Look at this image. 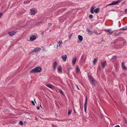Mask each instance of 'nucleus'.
Here are the masks:
<instances>
[{
  "label": "nucleus",
  "instance_id": "obj_1",
  "mask_svg": "<svg viewBox=\"0 0 127 127\" xmlns=\"http://www.w3.org/2000/svg\"><path fill=\"white\" fill-rule=\"evenodd\" d=\"M41 71V68L40 66H37L32 69L30 71V73H39Z\"/></svg>",
  "mask_w": 127,
  "mask_h": 127
},
{
  "label": "nucleus",
  "instance_id": "obj_2",
  "mask_svg": "<svg viewBox=\"0 0 127 127\" xmlns=\"http://www.w3.org/2000/svg\"><path fill=\"white\" fill-rule=\"evenodd\" d=\"M95 8V7L94 6H93L91 8L90 11L91 13H93L94 12L96 13H97L99 11V8H98L95 9L94 11V10Z\"/></svg>",
  "mask_w": 127,
  "mask_h": 127
},
{
  "label": "nucleus",
  "instance_id": "obj_3",
  "mask_svg": "<svg viewBox=\"0 0 127 127\" xmlns=\"http://www.w3.org/2000/svg\"><path fill=\"white\" fill-rule=\"evenodd\" d=\"M122 0H118L116 1H113L112 3L108 4L107 6L114 5L118 4L122 1Z\"/></svg>",
  "mask_w": 127,
  "mask_h": 127
},
{
  "label": "nucleus",
  "instance_id": "obj_4",
  "mask_svg": "<svg viewBox=\"0 0 127 127\" xmlns=\"http://www.w3.org/2000/svg\"><path fill=\"white\" fill-rule=\"evenodd\" d=\"M31 14L32 15H35L37 12V10L33 8L30 10Z\"/></svg>",
  "mask_w": 127,
  "mask_h": 127
},
{
  "label": "nucleus",
  "instance_id": "obj_5",
  "mask_svg": "<svg viewBox=\"0 0 127 127\" xmlns=\"http://www.w3.org/2000/svg\"><path fill=\"white\" fill-rule=\"evenodd\" d=\"M87 98L86 97V99L85 100V102L84 105V111L86 113V109L87 107Z\"/></svg>",
  "mask_w": 127,
  "mask_h": 127
},
{
  "label": "nucleus",
  "instance_id": "obj_6",
  "mask_svg": "<svg viewBox=\"0 0 127 127\" xmlns=\"http://www.w3.org/2000/svg\"><path fill=\"white\" fill-rule=\"evenodd\" d=\"M58 65V63L56 61H55L53 64V70L55 71L56 70L57 66Z\"/></svg>",
  "mask_w": 127,
  "mask_h": 127
},
{
  "label": "nucleus",
  "instance_id": "obj_7",
  "mask_svg": "<svg viewBox=\"0 0 127 127\" xmlns=\"http://www.w3.org/2000/svg\"><path fill=\"white\" fill-rule=\"evenodd\" d=\"M36 39V36L35 35L31 36L30 37V40L31 41L35 40Z\"/></svg>",
  "mask_w": 127,
  "mask_h": 127
},
{
  "label": "nucleus",
  "instance_id": "obj_8",
  "mask_svg": "<svg viewBox=\"0 0 127 127\" xmlns=\"http://www.w3.org/2000/svg\"><path fill=\"white\" fill-rule=\"evenodd\" d=\"M122 69L124 70H127V68L126 67L125 65L124 62H123L122 64Z\"/></svg>",
  "mask_w": 127,
  "mask_h": 127
},
{
  "label": "nucleus",
  "instance_id": "obj_9",
  "mask_svg": "<svg viewBox=\"0 0 127 127\" xmlns=\"http://www.w3.org/2000/svg\"><path fill=\"white\" fill-rule=\"evenodd\" d=\"M40 48H37L35 49H34L33 51L32 52H38L40 51Z\"/></svg>",
  "mask_w": 127,
  "mask_h": 127
},
{
  "label": "nucleus",
  "instance_id": "obj_10",
  "mask_svg": "<svg viewBox=\"0 0 127 127\" xmlns=\"http://www.w3.org/2000/svg\"><path fill=\"white\" fill-rule=\"evenodd\" d=\"M67 56L66 55H63L61 57L63 59V61H66V60Z\"/></svg>",
  "mask_w": 127,
  "mask_h": 127
},
{
  "label": "nucleus",
  "instance_id": "obj_11",
  "mask_svg": "<svg viewBox=\"0 0 127 127\" xmlns=\"http://www.w3.org/2000/svg\"><path fill=\"white\" fill-rule=\"evenodd\" d=\"M106 65V62H101V65L103 68H104Z\"/></svg>",
  "mask_w": 127,
  "mask_h": 127
},
{
  "label": "nucleus",
  "instance_id": "obj_12",
  "mask_svg": "<svg viewBox=\"0 0 127 127\" xmlns=\"http://www.w3.org/2000/svg\"><path fill=\"white\" fill-rule=\"evenodd\" d=\"M16 32H14L13 31L12 32H9V34L11 36H12L14 35Z\"/></svg>",
  "mask_w": 127,
  "mask_h": 127
},
{
  "label": "nucleus",
  "instance_id": "obj_13",
  "mask_svg": "<svg viewBox=\"0 0 127 127\" xmlns=\"http://www.w3.org/2000/svg\"><path fill=\"white\" fill-rule=\"evenodd\" d=\"M98 60V58H95L93 61V63L94 65H95L96 62Z\"/></svg>",
  "mask_w": 127,
  "mask_h": 127
},
{
  "label": "nucleus",
  "instance_id": "obj_14",
  "mask_svg": "<svg viewBox=\"0 0 127 127\" xmlns=\"http://www.w3.org/2000/svg\"><path fill=\"white\" fill-rule=\"evenodd\" d=\"M77 58L76 57H75L72 62V63L73 64H75L76 61V60H77Z\"/></svg>",
  "mask_w": 127,
  "mask_h": 127
},
{
  "label": "nucleus",
  "instance_id": "obj_15",
  "mask_svg": "<svg viewBox=\"0 0 127 127\" xmlns=\"http://www.w3.org/2000/svg\"><path fill=\"white\" fill-rule=\"evenodd\" d=\"M87 32H88V33L90 34H92V32L90 31L89 29H87Z\"/></svg>",
  "mask_w": 127,
  "mask_h": 127
},
{
  "label": "nucleus",
  "instance_id": "obj_16",
  "mask_svg": "<svg viewBox=\"0 0 127 127\" xmlns=\"http://www.w3.org/2000/svg\"><path fill=\"white\" fill-rule=\"evenodd\" d=\"M57 42L58 43V44L59 45V47H61V45L62 43V40H59Z\"/></svg>",
  "mask_w": 127,
  "mask_h": 127
},
{
  "label": "nucleus",
  "instance_id": "obj_17",
  "mask_svg": "<svg viewBox=\"0 0 127 127\" xmlns=\"http://www.w3.org/2000/svg\"><path fill=\"white\" fill-rule=\"evenodd\" d=\"M78 38L79 40L80 41H81L83 40V37L82 36L80 35H79L78 36Z\"/></svg>",
  "mask_w": 127,
  "mask_h": 127
},
{
  "label": "nucleus",
  "instance_id": "obj_18",
  "mask_svg": "<svg viewBox=\"0 0 127 127\" xmlns=\"http://www.w3.org/2000/svg\"><path fill=\"white\" fill-rule=\"evenodd\" d=\"M58 70L60 72H62V67L61 66H59L58 67Z\"/></svg>",
  "mask_w": 127,
  "mask_h": 127
},
{
  "label": "nucleus",
  "instance_id": "obj_19",
  "mask_svg": "<svg viewBox=\"0 0 127 127\" xmlns=\"http://www.w3.org/2000/svg\"><path fill=\"white\" fill-rule=\"evenodd\" d=\"M45 85L50 88H51V89H52L53 88V87L50 85L46 84Z\"/></svg>",
  "mask_w": 127,
  "mask_h": 127
},
{
  "label": "nucleus",
  "instance_id": "obj_20",
  "mask_svg": "<svg viewBox=\"0 0 127 127\" xmlns=\"http://www.w3.org/2000/svg\"><path fill=\"white\" fill-rule=\"evenodd\" d=\"M127 29V27L126 26L120 29V30H125Z\"/></svg>",
  "mask_w": 127,
  "mask_h": 127
},
{
  "label": "nucleus",
  "instance_id": "obj_21",
  "mask_svg": "<svg viewBox=\"0 0 127 127\" xmlns=\"http://www.w3.org/2000/svg\"><path fill=\"white\" fill-rule=\"evenodd\" d=\"M76 73H78L80 71V70L77 66V67L76 69Z\"/></svg>",
  "mask_w": 127,
  "mask_h": 127
},
{
  "label": "nucleus",
  "instance_id": "obj_22",
  "mask_svg": "<svg viewBox=\"0 0 127 127\" xmlns=\"http://www.w3.org/2000/svg\"><path fill=\"white\" fill-rule=\"evenodd\" d=\"M94 32L95 34H100L101 33V32H100V33H97V31L96 30H95V31H94Z\"/></svg>",
  "mask_w": 127,
  "mask_h": 127
},
{
  "label": "nucleus",
  "instance_id": "obj_23",
  "mask_svg": "<svg viewBox=\"0 0 127 127\" xmlns=\"http://www.w3.org/2000/svg\"><path fill=\"white\" fill-rule=\"evenodd\" d=\"M91 81L94 84L95 83V80H94V79L93 78V79H92L91 80Z\"/></svg>",
  "mask_w": 127,
  "mask_h": 127
},
{
  "label": "nucleus",
  "instance_id": "obj_24",
  "mask_svg": "<svg viewBox=\"0 0 127 127\" xmlns=\"http://www.w3.org/2000/svg\"><path fill=\"white\" fill-rule=\"evenodd\" d=\"M104 30L105 31L108 32H109L111 31V30L110 29H105V30Z\"/></svg>",
  "mask_w": 127,
  "mask_h": 127
},
{
  "label": "nucleus",
  "instance_id": "obj_25",
  "mask_svg": "<svg viewBox=\"0 0 127 127\" xmlns=\"http://www.w3.org/2000/svg\"><path fill=\"white\" fill-rule=\"evenodd\" d=\"M71 110H69L68 111V115L70 114V113H71Z\"/></svg>",
  "mask_w": 127,
  "mask_h": 127
},
{
  "label": "nucleus",
  "instance_id": "obj_26",
  "mask_svg": "<svg viewBox=\"0 0 127 127\" xmlns=\"http://www.w3.org/2000/svg\"><path fill=\"white\" fill-rule=\"evenodd\" d=\"M19 124L20 125H22L23 124V123L22 121H21L19 122Z\"/></svg>",
  "mask_w": 127,
  "mask_h": 127
},
{
  "label": "nucleus",
  "instance_id": "obj_27",
  "mask_svg": "<svg viewBox=\"0 0 127 127\" xmlns=\"http://www.w3.org/2000/svg\"><path fill=\"white\" fill-rule=\"evenodd\" d=\"M59 92L62 95H64V94H63V91H62V90H61L60 89V90H59Z\"/></svg>",
  "mask_w": 127,
  "mask_h": 127
},
{
  "label": "nucleus",
  "instance_id": "obj_28",
  "mask_svg": "<svg viewBox=\"0 0 127 127\" xmlns=\"http://www.w3.org/2000/svg\"><path fill=\"white\" fill-rule=\"evenodd\" d=\"M3 15V13L1 12H0V18Z\"/></svg>",
  "mask_w": 127,
  "mask_h": 127
},
{
  "label": "nucleus",
  "instance_id": "obj_29",
  "mask_svg": "<svg viewBox=\"0 0 127 127\" xmlns=\"http://www.w3.org/2000/svg\"><path fill=\"white\" fill-rule=\"evenodd\" d=\"M93 15H90L89 16V18H93Z\"/></svg>",
  "mask_w": 127,
  "mask_h": 127
},
{
  "label": "nucleus",
  "instance_id": "obj_30",
  "mask_svg": "<svg viewBox=\"0 0 127 127\" xmlns=\"http://www.w3.org/2000/svg\"><path fill=\"white\" fill-rule=\"evenodd\" d=\"M88 77H89V78L90 80H91V79H93V78L91 76H88Z\"/></svg>",
  "mask_w": 127,
  "mask_h": 127
},
{
  "label": "nucleus",
  "instance_id": "obj_31",
  "mask_svg": "<svg viewBox=\"0 0 127 127\" xmlns=\"http://www.w3.org/2000/svg\"><path fill=\"white\" fill-rule=\"evenodd\" d=\"M113 33V32L112 31H110L109 32V34H112Z\"/></svg>",
  "mask_w": 127,
  "mask_h": 127
},
{
  "label": "nucleus",
  "instance_id": "obj_32",
  "mask_svg": "<svg viewBox=\"0 0 127 127\" xmlns=\"http://www.w3.org/2000/svg\"><path fill=\"white\" fill-rule=\"evenodd\" d=\"M31 102L32 104L33 105H35V104L34 102L33 101H31Z\"/></svg>",
  "mask_w": 127,
  "mask_h": 127
},
{
  "label": "nucleus",
  "instance_id": "obj_33",
  "mask_svg": "<svg viewBox=\"0 0 127 127\" xmlns=\"http://www.w3.org/2000/svg\"><path fill=\"white\" fill-rule=\"evenodd\" d=\"M116 58H117V56H114L113 57L112 59H116Z\"/></svg>",
  "mask_w": 127,
  "mask_h": 127
},
{
  "label": "nucleus",
  "instance_id": "obj_34",
  "mask_svg": "<svg viewBox=\"0 0 127 127\" xmlns=\"http://www.w3.org/2000/svg\"><path fill=\"white\" fill-rule=\"evenodd\" d=\"M36 108L38 110H39L40 109L39 107H38V106H36Z\"/></svg>",
  "mask_w": 127,
  "mask_h": 127
},
{
  "label": "nucleus",
  "instance_id": "obj_35",
  "mask_svg": "<svg viewBox=\"0 0 127 127\" xmlns=\"http://www.w3.org/2000/svg\"><path fill=\"white\" fill-rule=\"evenodd\" d=\"M71 35H72V34H70L68 36V37H69V38H71Z\"/></svg>",
  "mask_w": 127,
  "mask_h": 127
},
{
  "label": "nucleus",
  "instance_id": "obj_36",
  "mask_svg": "<svg viewBox=\"0 0 127 127\" xmlns=\"http://www.w3.org/2000/svg\"><path fill=\"white\" fill-rule=\"evenodd\" d=\"M76 87H77V89H78V90H79V89L78 88V86L77 85H76Z\"/></svg>",
  "mask_w": 127,
  "mask_h": 127
},
{
  "label": "nucleus",
  "instance_id": "obj_37",
  "mask_svg": "<svg viewBox=\"0 0 127 127\" xmlns=\"http://www.w3.org/2000/svg\"><path fill=\"white\" fill-rule=\"evenodd\" d=\"M125 11L126 12H127V9H125Z\"/></svg>",
  "mask_w": 127,
  "mask_h": 127
},
{
  "label": "nucleus",
  "instance_id": "obj_38",
  "mask_svg": "<svg viewBox=\"0 0 127 127\" xmlns=\"http://www.w3.org/2000/svg\"><path fill=\"white\" fill-rule=\"evenodd\" d=\"M125 124H127V121L126 120H125Z\"/></svg>",
  "mask_w": 127,
  "mask_h": 127
},
{
  "label": "nucleus",
  "instance_id": "obj_39",
  "mask_svg": "<svg viewBox=\"0 0 127 127\" xmlns=\"http://www.w3.org/2000/svg\"><path fill=\"white\" fill-rule=\"evenodd\" d=\"M115 127H120L119 125H117L115 126Z\"/></svg>",
  "mask_w": 127,
  "mask_h": 127
},
{
  "label": "nucleus",
  "instance_id": "obj_40",
  "mask_svg": "<svg viewBox=\"0 0 127 127\" xmlns=\"http://www.w3.org/2000/svg\"><path fill=\"white\" fill-rule=\"evenodd\" d=\"M59 46V45L57 44V48Z\"/></svg>",
  "mask_w": 127,
  "mask_h": 127
},
{
  "label": "nucleus",
  "instance_id": "obj_41",
  "mask_svg": "<svg viewBox=\"0 0 127 127\" xmlns=\"http://www.w3.org/2000/svg\"><path fill=\"white\" fill-rule=\"evenodd\" d=\"M74 112L75 113H76V112L75 111V110H74Z\"/></svg>",
  "mask_w": 127,
  "mask_h": 127
},
{
  "label": "nucleus",
  "instance_id": "obj_42",
  "mask_svg": "<svg viewBox=\"0 0 127 127\" xmlns=\"http://www.w3.org/2000/svg\"><path fill=\"white\" fill-rule=\"evenodd\" d=\"M52 126L53 127H54V125H52Z\"/></svg>",
  "mask_w": 127,
  "mask_h": 127
},
{
  "label": "nucleus",
  "instance_id": "obj_43",
  "mask_svg": "<svg viewBox=\"0 0 127 127\" xmlns=\"http://www.w3.org/2000/svg\"><path fill=\"white\" fill-rule=\"evenodd\" d=\"M40 107H41V108H42V106H41V105H40Z\"/></svg>",
  "mask_w": 127,
  "mask_h": 127
},
{
  "label": "nucleus",
  "instance_id": "obj_44",
  "mask_svg": "<svg viewBox=\"0 0 127 127\" xmlns=\"http://www.w3.org/2000/svg\"><path fill=\"white\" fill-rule=\"evenodd\" d=\"M34 101H35V99L34 98Z\"/></svg>",
  "mask_w": 127,
  "mask_h": 127
},
{
  "label": "nucleus",
  "instance_id": "obj_45",
  "mask_svg": "<svg viewBox=\"0 0 127 127\" xmlns=\"http://www.w3.org/2000/svg\"><path fill=\"white\" fill-rule=\"evenodd\" d=\"M49 25H51V23H49Z\"/></svg>",
  "mask_w": 127,
  "mask_h": 127
},
{
  "label": "nucleus",
  "instance_id": "obj_46",
  "mask_svg": "<svg viewBox=\"0 0 127 127\" xmlns=\"http://www.w3.org/2000/svg\"><path fill=\"white\" fill-rule=\"evenodd\" d=\"M117 35H115L116 36H117Z\"/></svg>",
  "mask_w": 127,
  "mask_h": 127
}]
</instances>
